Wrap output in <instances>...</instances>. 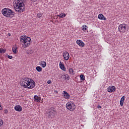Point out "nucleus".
<instances>
[{
	"label": "nucleus",
	"instance_id": "obj_9",
	"mask_svg": "<svg viewBox=\"0 0 129 129\" xmlns=\"http://www.w3.org/2000/svg\"><path fill=\"white\" fill-rule=\"evenodd\" d=\"M115 89H116L115 87L113 86H110L108 87L107 91L108 92H110V93H111L112 92H114V91H115Z\"/></svg>",
	"mask_w": 129,
	"mask_h": 129
},
{
	"label": "nucleus",
	"instance_id": "obj_17",
	"mask_svg": "<svg viewBox=\"0 0 129 129\" xmlns=\"http://www.w3.org/2000/svg\"><path fill=\"white\" fill-rule=\"evenodd\" d=\"M62 76L63 79H64V80H66V81H68V80L70 79V77H69V75L67 74L65 75V74H63V75H62Z\"/></svg>",
	"mask_w": 129,
	"mask_h": 129
},
{
	"label": "nucleus",
	"instance_id": "obj_33",
	"mask_svg": "<svg viewBox=\"0 0 129 129\" xmlns=\"http://www.w3.org/2000/svg\"><path fill=\"white\" fill-rule=\"evenodd\" d=\"M3 109V107H2V105H0V110H2Z\"/></svg>",
	"mask_w": 129,
	"mask_h": 129
},
{
	"label": "nucleus",
	"instance_id": "obj_16",
	"mask_svg": "<svg viewBox=\"0 0 129 129\" xmlns=\"http://www.w3.org/2000/svg\"><path fill=\"white\" fill-rule=\"evenodd\" d=\"M39 65L40 66H42V68H45V67L47 66V63H46V61H41L39 62Z\"/></svg>",
	"mask_w": 129,
	"mask_h": 129
},
{
	"label": "nucleus",
	"instance_id": "obj_18",
	"mask_svg": "<svg viewBox=\"0 0 129 129\" xmlns=\"http://www.w3.org/2000/svg\"><path fill=\"white\" fill-rule=\"evenodd\" d=\"M34 99L35 101H36V102H40V100H41V97L35 95L34 97Z\"/></svg>",
	"mask_w": 129,
	"mask_h": 129
},
{
	"label": "nucleus",
	"instance_id": "obj_26",
	"mask_svg": "<svg viewBox=\"0 0 129 129\" xmlns=\"http://www.w3.org/2000/svg\"><path fill=\"white\" fill-rule=\"evenodd\" d=\"M4 124V120L0 118V127Z\"/></svg>",
	"mask_w": 129,
	"mask_h": 129
},
{
	"label": "nucleus",
	"instance_id": "obj_10",
	"mask_svg": "<svg viewBox=\"0 0 129 129\" xmlns=\"http://www.w3.org/2000/svg\"><path fill=\"white\" fill-rule=\"evenodd\" d=\"M63 97L66 99H69L70 98V95L67 92L63 91Z\"/></svg>",
	"mask_w": 129,
	"mask_h": 129
},
{
	"label": "nucleus",
	"instance_id": "obj_35",
	"mask_svg": "<svg viewBox=\"0 0 129 129\" xmlns=\"http://www.w3.org/2000/svg\"><path fill=\"white\" fill-rule=\"evenodd\" d=\"M8 36H11V33H8Z\"/></svg>",
	"mask_w": 129,
	"mask_h": 129
},
{
	"label": "nucleus",
	"instance_id": "obj_19",
	"mask_svg": "<svg viewBox=\"0 0 129 129\" xmlns=\"http://www.w3.org/2000/svg\"><path fill=\"white\" fill-rule=\"evenodd\" d=\"M57 17L61 19H63V18H65V17H66V14L63 13H60L59 14L57 15Z\"/></svg>",
	"mask_w": 129,
	"mask_h": 129
},
{
	"label": "nucleus",
	"instance_id": "obj_2",
	"mask_svg": "<svg viewBox=\"0 0 129 129\" xmlns=\"http://www.w3.org/2000/svg\"><path fill=\"white\" fill-rule=\"evenodd\" d=\"M21 84L24 88H28V89H33L36 85L35 81L29 78L24 79L23 81H21Z\"/></svg>",
	"mask_w": 129,
	"mask_h": 129
},
{
	"label": "nucleus",
	"instance_id": "obj_22",
	"mask_svg": "<svg viewBox=\"0 0 129 129\" xmlns=\"http://www.w3.org/2000/svg\"><path fill=\"white\" fill-rule=\"evenodd\" d=\"M36 70L38 72H41L43 70V69L41 67L38 66L36 67Z\"/></svg>",
	"mask_w": 129,
	"mask_h": 129
},
{
	"label": "nucleus",
	"instance_id": "obj_27",
	"mask_svg": "<svg viewBox=\"0 0 129 129\" xmlns=\"http://www.w3.org/2000/svg\"><path fill=\"white\" fill-rule=\"evenodd\" d=\"M123 102H124V101L120 100V105H121V106H123Z\"/></svg>",
	"mask_w": 129,
	"mask_h": 129
},
{
	"label": "nucleus",
	"instance_id": "obj_24",
	"mask_svg": "<svg viewBox=\"0 0 129 129\" xmlns=\"http://www.w3.org/2000/svg\"><path fill=\"white\" fill-rule=\"evenodd\" d=\"M7 49L5 48H1V54H3L4 53H6Z\"/></svg>",
	"mask_w": 129,
	"mask_h": 129
},
{
	"label": "nucleus",
	"instance_id": "obj_23",
	"mask_svg": "<svg viewBox=\"0 0 129 129\" xmlns=\"http://www.w3.org/2000/svg\"><path fill=\"white\" fill-rule=\"evenodd\" d=\"M80 78L81 80H82V81H84V80H85V76H84V75H81Z\"/></svg>",
	"mask_w": 129,
	"mask_h": 129
},
{
	"label": "nucleus",
	"instance_id": "obj_4",
	"mask_svg": "<svg viewBox=\"0 0 129 129\" xmlns=\"http://www.w3.org/2000/svg\"><path fill=\"white\" fill-rule=\"evenodd\" d=\"M2 13L7 18H13L15 16V12L9 8H4L2 10Z\"/></svg>",
	"mask_w": 129,
	"mask_h": 129
},
{
	"label": "nucleus",
	"instance_id": "obj_11",
	"mask_svg": "<svg viewBox=\"0 0 129 129\" xmlns=\"http://www.w3.org/2000/svg\"><path fill=\"white\" fill-rule=\"evenodd\" d=\"M77 44L78 45H79V46H80V47H84V46H85V44L81 40H77Z\"/></svg>",
	"mask_w": 129,
	"mask_h": 129
},
{
	"label": "nucleus",
	"instance_id": "obj_29",
	"mask_svg": "<svg viewBox=\"0 0 129 129\" xmlns=\"http://www.w3.org/2000/svg\"><path fill=\"white\" fill-rule=\"evenodd\" d=\"M120 100H121V101H124V96H123L121 98V99H120Z\"/></svg>",
	"mask_w": 129,
	"mask_h": 129
},
{
	"label": "nucleus",
	"instance_id": "obj_14",
	"mask_svg": "<svg viewBox=\"0 0 129 129\" xmlns=\"http://www.w3.org/2000/svg\"><path fill=\"white\" fill-rule=\"evenodd\" d=\"M12 51L14 54H17L18 52V46H17V45H13L12 47Z\"/></svg>",
	"mask_w": 129,
	"mask_h": 129
},
{
	"label": "nucleus",
	"instance_id": "obj_6",
	"mask_svg": "<svg viewBox=\"0 0 129 129\" xmlns=\"http://www.w3.org/2000/svg\"><path fill=\"white\" fill-rule=\"evenodd\" d=\"M56 109H54V107H51L48 109L47 112V117L48 118H53L54 116H55V114H56Z\"/></svg>",
	"mask_w": 129,
	"mask_h": 129
},
{
	"label": "nucleus",
	"instance_id": "obj_31",
	"mask_svg": "<svg viewBox=\"0 0 129 129\" xmlns=\"http://www.w3.org/2000/svg\"><path fill=\"white\" fill-rule=\"evenodd\" d=\"M9 59H13V56L11 55H8Z\"/></svg>",
	"mask_w": 129,
	"mask_h": 129
},
{
	"label": "nucleus",
	"instance_id": "obj_7",
	"mask_svg": "<svg viewBox=\"0 0 129 129\" xmlns=\"http://www.w3.org/2000/svg\"><path fill=\"white\" fill-rule=\"evenodd\" d=\"M126 28H127L126 24H120L118 28L119 33H122V34L125 33V31H126Z\"/></svg>",
	"mask_w": 129,
	"mask_h": 129
},
{
	"label": "nucleus",
	"instance_id": "obj_8",
	"mask_svg": "<svg viewBox=\"0 0 129 129\" xmlns=\"http://www.w3.org/2000/svg\"><path fill=\"white\" fill-rule=\"evenodd\" d=\"M63 59L68 61L69 60V58H70V55H69V53L67 51L63 52Z\"/></svg>",
	"mask_w": 129,
	"mask_h": 129
},
{
	"label": "nucleus",
	"instance_id": "obj_34",
	"mask_svg": "<svg viewBox=\"0 0 129 129\" xmlns=\"http://www.w3.org/2000/svg\"><path fill=\"white\" fill-rule=\"evenodd\" d=\"M0 53L2 54V48H0Z\"/></svg>",
	"mask_w": 129,
	"mask_h": 129
},
{
	"label": "nucleus",
	"instance_id": "obj_21",
	"mask_svg": "<svg viewBox=\"0 0 129 129\" xmlns=\"http://www.w3.org/2000/svg\"><path fill=\"white\" fill-rule=\"evenodd\" d=\"M69 72L70 74H71V75H74V70H73V69L71 68L69 69Z\"/></svg>",
	"mask_w": 129,
	"mask_h": 129
},
{
	"label": "nucleus",
	"instance_id": "obj_32",
	"mask_svg": "<svg viewBox=\"0 0 129 129\" xmlns=\"http://www.w3.org/2000/svg\"><path fill=\"white\" fill-rule=\"evenodd\" d=\"M97 107L98 108H101V106L98 105Z\"/></svg>",
	"mask_w": 129,
	"mask_h": 129
},
{
	"label": "nucleus",
	"instance_id": "obj_3",
	"mask_svg": "<svg viewBox=\"0 0 129 129\" xmlns=\"http://www.w3.org/2000/svg\"><path fill=\"white\" fill-rule=\"evenodd\" d=\"M20 42L22 47L24 49L28 48L30 45H31V43H32V40L31 38L26 36H21L20 37Z\"/></svg>",
	"mask_w": 129,
	"mask_h": 129
},
{
	"label": "nucleus",
	"instance_id": "obj_1",
	"mask_svg": "<svg viewBox=\"0 0 129 129\" xmlns=\"http://www.w3.org/2000/svg\"><path fill=\"white\" fill-rule=\"evenodd\" d=\"M25 0H15L14 7L16 12L22 14L25 11Z\"/></svg>",
	"mask_w": 129,
	"mask_h": 129
},
{
	"label": "nucleus",
	"instance_id": "obj_13",
	"mask_svg": "<svg viewBox=\"0 0 129 129\" xmlns=\"http://www.w3.org/2000/svg\"><path fill=\"white\" fill-rule=\"evenodd\" d=\"M59 67L60 69H61V70L64 71V72H66V68L65 67V66H64V64H63L61 61L59 62Z\"/></svg>",
	"mask_w": 129,
	"mask_h": 129
},
{
	"label": "nucleus",
	"instance_id": "obj_28",
	"mask_svg": "<svg viewBox=\"0 0 129 129\" xmlns=\"http://www.w3.org/2000/svg\"><path fill=\"white\" fill-rule=\"evenodd\" d=\"M8 112H9V111L8 110V109H5L4 110V113H5V114H7L8 113Z\"/></svg>",
	"mask_w": 129,
	"mask_h": 129
},
{
	"label": "nucleus",
	"instance_id": "obj_15",
	"mask_svg": "<svg viewBox=\"0 0 129 129\" xmlns=\"http://www.w3.org/2000/svg\"><path fill=\"white\" fill-rule=\"evenodd\" d=\"M98 19H99V20H102L103 21L106 20V18H105V17H104V16L102 15V14H99L98 16Z\"/></svg>",
	"mask_w": 129,
	"mask_h": 129
},
{
	"label": "nucleus",
	"instance_id": "obj_5",
	"mask_svg": "<svg viewBox=\"0 0 129 129\" xmlns=\"http://www.w3.org/2000/svg\"><path fill=\"white\" fill-rule=\"evenodd\" d=\"M66 107L70 111H74L76 109V105L72 102H68L66 105Z\"/></svg>",
	"mask_w": 129,
	"mask_h": 129
},
{
	"label": "nucleus",
	"instance_id": "obj_12",
	"mask_svg": "<svg viewBox=\"0 0 129 129\" xmlns=\"http://www.w3.org/2000/svg\"><path fill=\"white\" fill-rule=\"evenodd\" d=\"M15 109L16 110V111H19L21 112L22 110H23V108H22V106L20 105H17L15 106Z\"/></svg>",
	"mask_w": 129,
	"mask_h": 129
},
{
	"label": "nucleus",
	"instance_id": "obj_30",
	"mask_svg": "<svg viewBox=\"0 0 129 129\" xmlns=\"http://www.w3.org/2000/svg\"><path fill=\"white\" fill-rule=\"evenodd\" d=\"M47 83L48 84H51V83H52V82L51 81V80H48L47 82Z\"/></svg>",
	"mask_w": 129,
	"mask_h": 129
},
{
	"label": "nucleus",
	"instance_id": "obj_25",
	"mask_svg": "<svg viewBox=\"0 0 129 129\" xmlns=\"http://www.w3.org/2000/svg\"><path fill=\"white\" fill-rule=\"evenodd\" d=\"M42 16H43V15L41 13H38L37 14V18H42Z\"/></svg>",
	"mask_w": 129,
	"mask_h": 129
},
{
	"label": "nucleus",
	"instance_id": "obj_20",
	"mask_svg": "<svg viewBox=\"0 0 129 129\" xmlns=\"http://www.w3.org/2000/svg\"><path fill=\"white\" fill-rule=\"evenodd\" d=\"M88 28V27H87V26H86V25H84L82 26V30L84 31H86Z\"/></svg>",
	"mask_w": 129,
	"mask_h": 129
}]
</instances>
